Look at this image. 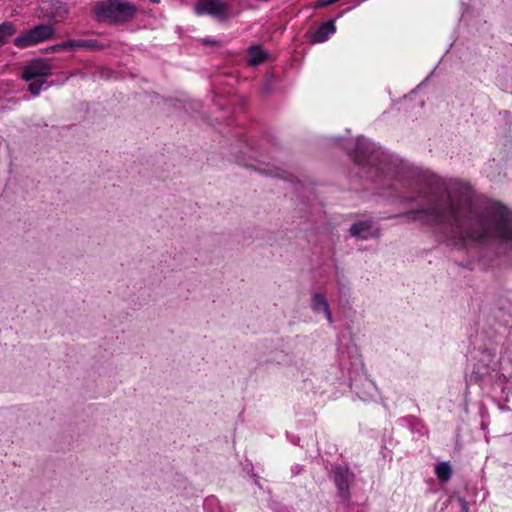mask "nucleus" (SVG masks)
Segmentation results:
<instances>
[{"label": "nucleus", "instance_id": "nucleus-1", "mask_svg": "<svg viewBox=\"0 0 512 512\" xmlns=\"http://www.w3.org/2000/svg\"><path fill=\"white\" fill-rule=\"evenodd\" d=\"M353 158L359 165L374 168L377 178L391 179L394 190L405 189L407 192L399 195L401 203L425 201L426 205L399 217L441 226L445 240L453 246L464 248L469 243L484 244L494 240L512 248V209L503 203L477 199L467 183L433 180L406 168L363 136L357 138Z\"/></svg>", "mask_w": 512, "mask_h": 512}, {"label": "nucleus", "instance_id": "nucleus-2", "mask_svg": "<svg viewBox=\"0 0 512 512\" xmlns=\"http://www.w3.org/2000/svg\"><path fill=\"white\" fill-rule=\"evenodd\" d=\"M97 20L112 24H124L134 19L137 14L135 4L125 0H104L93 8Z\"/></svg>", "mask_w": 512, "mask_h": 512}, {"label": "nucleus", "instance_id": "nucleus-3", "mask_svg": "<svg viewBox=\"0 0 512 512\" xmlns=\"http://www.w3.org/2000/svg\"><path fill=\"white\" fill-rule=\"evenodd\" d=\"M475 363L471 377L477 384L486 381L497 382L506 377L499 372V362L496 360V351L490 348H480L475 356Z\"/></svg>", "mask_w": 512, "mask_h": 512}, {"label": "nucleus", "instance_id": "nucleus-4", "mask_svg": "<svg viewBox=\"0 0 512 512\" xmlns=\"http://www.w3.org/2000/svg\"><path fill=\"white\" fill-rule=\"evenodd\" d=\"M55 35L54 28L49 24H39L29 30L24 31L14 39V45L17 48L25 49L47 40L53 39Z\"/></svg>", "mask_w": 512, "mask_h": 512}, {"label": "nucleus", "instance_id": "nucleus-5", "mask_svg": "<svg viewBox=\"0 0 512 512\" xmlns=\"http://www.w3.org/2000/svg\"><path fill=\"white\" fill-rule=\"evenodd\" d=\"M228 10L229 7L223 0H203L194 6L197 16L210 15L218 20L227 19Z\"/></svg>", "mask_w": 512, "mask_h": 512}, {"label": "nucleus", "instance_id": "nucleus-6", "mask_svg": "<svg viewBox=\"0 0 512 512\" xmlns=\"http://www.w3.org/2000/svg\"><path fill=\"white\" fill-rule=\"evenodd\" d=\"M354 474L346 466L338 465L333 468V480L339 496L347 501L350 498V486L354 481Z\"/></svg>", "mask_w": 512, "mask_h": 512}, {"label": "nucleus", "instance_id": "nucleus-7", "mask_svg": "<svg viewBox=\"0 0 512 512\" xmlns=\"http://www.w3.org/2000/svg\"><path fill=\"white\" fill-rule=\"evenodd\" d=\"M52 74V65L48 60L38 58L31 61L23 70L22 78L32 81L38 78L48 77Z\"/></svg>", "mask_w": 512, "mask_h": 512}, {"label": "nucleus", "instance_id": "nucleus-8", "mask_svg": "<svg viewBox=\"0 0 512 512\" xmlns=\"http://www.w3.org/2000/svg\"><path fill=\"white\" fill-rule=\"evenodd\" d=\"M350 235L361 240L377 238L379 230L373 229L371 220H363L353 223L349 228Z\"/></svg>", "mask_w": 512, "mask_h": 512}, {"label": "nucleus", "instance_id": "nucleus-9", "mask_svg": "<svg viewBox=\"0 0 512 512\" xmlns=\"http://www.w3.org/2000/svg\"><path fill=\"white\" fill-rule=\"evenodd\" d=\"M351 387L355 390L356 394L363 401H369L376 397L377 386L372 379L365 376L363 380H354L351 383Z\"/></svg>", "mask_w": 512, "mask_h": 512}, {"label": "nucleus", "instance_id": "nucleus-10", "mask_svg": "<svg viewBox=\"0 0 512 512\" xmlns=\"http://www.w3.org/2000/svg\"><path fill=\"white\" fill-rule=\"evenodd\" d=\"M310 306L314 313L322 312L330 325L333 323V317L330 311L329 303L324 294L315 292L311 297Z\"/></svg>", "mask_w": 512, "mask_h": 512}, {"label": "nucleus", "instance_id": "nucleus-11", "mask_svg": "<svg viewBox=\"0 0 512 512\" xmlns=\"http://www.w3.org/2000/svg\"><path fill=\"white\" fill-rule=\"evenodd\" d=\"M336 31L334 20H328L322 23L318 29L313 32L311 35V41L313 43H322L325 42L330 35L334 34Z\"/></svg>", "mask_w": 512, "mask_h": 512}, {"label": "nucleus", "instance_id": "nucleus-12", "mask_svg": "<svg viewBox=\"0 0 512 512\" xmlns=\"http://www.w3.org/2000/svg\"><path fill=\"white\" fill-rule=\"evenodd\" d=\"M248 56V65L255 67L267 59L268 53L260 45H253L248 49Z\"/></svg>", "mask_w": 512, "mask_h": 512}, {"label": "nucleus", "instance_id": "nucleus-13", "mask_svg": "<svg viewBox=\"0 0 512 512\" xmlns=\"http://www.w3.org/2000/svg\"><path fill=\"white\" fill-rule=\"evenodd\" d=\"M68 45L71 50L77 49V48H85V49H91V50H97L101 49L102 45L99 44L97 40L94 39H78V40H68Z\"/></svg>", "mask_w": 512, "mask_h": 512}, {"label": "nucleus", "instance_id": "nucleus-14", "mask_svg": "<svg viewBox=\"0 0 512 512\" xmlns=\"http://www.w3.org/2000/svg\"><path fill=\"white\" fill-rule=\"evenodd\" d=\"M51 6L54 9V11H51L48 14L49 17L53 18L56 22H59L66 17L68 11L66 9V6L62 2H60V1L51 2Z\"/></svg>", "mask_w": 512, "mask_h": 512}, {"label": "nucleus", "instance_id": "nucleus-15", "mask_svg": "<svg viewBox=\"0 0 512 512\" xmlns=\"http://www.w3.org/2000/svg\"><path fill=\"white\" fill-rule=\"evenodd\" d=\"M435 473L439 480L442 482H447L452 475V469L449 462H441L436 465Z\"/></svg>", "mask_w": 512, "mask_h": 512}, {"label": "nucleus", "instance_id": "nucleus-16", "mask_svg": "<svg viewBox=\"0 0 512 512\" xmlns=\"http://www.w3.org/2000/svg\"><path fill=\"white\" fill-rule=\"evenodd\" d=\"M16 32L15 26L12 22H3L0 24V46H2L9 37Z\"/></svg>", "mask_w": 512, "mask_h": 512}, {"label": "nucleus", "instance_id": "nucleus-17", "mask_svg": "<svg viewBox=\"0 0 512 512\" xmlns=\"http://www.w3.org/2000/svg\"><path fill=\"white\" fill-rule=\"evenodd\" d=\"M46 84L45 80H32V82L28 86V91L34 95L38 96L42 90L43 85Z\"/></svg>", "mask_w": 512, "mask_h": 512}, {"label": "nucleus", "instance_id": "nucleus-18", "mask_svg": "<svg viewBox=\"0 0 512 512\" xmlns=\"http://www.w3.org/2000/svg\"><path fill=\"white\" fill-rule=\"evenodd\" d=\"M69 49H70V47L68 45V41H66V42H62V43H58V44L46 47L44 49V52L45 53H56V52H61V51L69 50Z\"/></svg>", "mask_w": 512, "mask_h": 512}, {"label": "nucleus", "instance_id": "nucleus-19", "mask_svg": "<svg viewBox=\"0 0 512 512\" xmlns=\"http://www.w3.org/2000/svg\"><path fill=\"white\" fill-rule=\"evenodd\" d=\"M339 0H317V2L315 3L314 7L315 8H322V7H326V6H329V5H332L336 2H338Z\"/></svg>", "mask_w": 512, "mask_h": 512}, {"label": "nucleus", "instance_id": "nucleus-20", "mask_svg": "<svg viewBox=\"0 0 512 512\" xmlns=\"http://www.w3.org/2000/svg\"><path fill=\"white\" fill-rule=\"evenodd\" d=\"M458 504L460 506L461 512H469L468 503L463 498H458Z\"/></svg>", "mask_w": 512, "mask_h": 512}, {"label": "nucleus", "instance_id": "nucleus-21", "mask_svg": "<svg viewBox=\"0 0 512 512\" xmlns=\"http://www.w3.org/2000/svg\"><path fill=\"white\" fill-rule=\"evenodd\" d=\"M267 175H271V176H279V173L274 171V170H268V171H264Z\"/></svg>", "mask_w": 512, "mask_h": 512}, {"label": "nucleus", "instance_id": "nucleus-22", "mask_svg": "<svg viewBox=\"0 0 512 512\" xmlns=\"http://www.w3.org/2000/svg\"><path fill=\"white\" fill-rule=\"evenodd\" d=\"M205 43H208V44H214V43H215V41L205 40Z\"/></svg>", "mask_w": 512, "mask_h": 512}, {"label": "nucleus", "instance_id": "nucleus-23", "mask_svg": "<svg viewBox=\"0 0 512 512\" xmlns=\"http://www.w3.org/2000/svg\"><path fill=\"white\" fill-rule=\"evenodd\" d=\"M150 1H151L152 3H156V4L160 2V0H150Z\"/></svg>", "mask_w": 512, "mask_h": 512}]
</instances>
